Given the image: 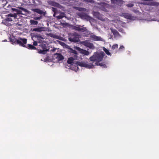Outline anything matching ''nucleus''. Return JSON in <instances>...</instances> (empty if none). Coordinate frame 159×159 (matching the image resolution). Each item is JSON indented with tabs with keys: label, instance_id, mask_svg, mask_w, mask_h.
Instances as JSON below:
<instances>
[{
	"label": "nucleus",
	"instance_id": "obj_1",
	"mask_svg": "<svg viewBox=\"0 0 159 159\" xmlns=\"http://www.w3.org/2000/svg\"><path fill=\"white\" fill-rule=\"evenodd\" d=\"M104 55L105 53L103 52H96L89 59L92 61H101L102 60Z\"/></svg>",
	"mask_w": 159,
	"mask_h": 159
},
{
	"label": "nucleus",
	"instance_id": "obj_2",
	"mask_svg": "<svg viewBox=\"0 0 159 159\" xmlns=\"http://www.w3.org/2000/svg\"><path fill=\"white\" fill-rule=\"evenodd\" d=\"M19 8L21 10V11L20 10L16 8H12L11 10L15 12L16 13L14 14H16V15H26V14L28 13L29 11L26 9L22 7H20Z\"/></svg>",
	"mask_w": 159,
	"mask_h": 159
},
{
	"label": "nucleus",
	"instance_id": "obj_3",
	"mask_svg": "<svg viewBox=\"0 0 159 159\" xmlns=\"http://www.w3.org/2000/svg\"><path fill=\"white\" fill-rule=\"evenodd\" d=\"M77 66H79L81 67H86L89 69L93 68L94 66L92 63H90L89 64L84 62L77 61L76 63Z\"/></svg>",
	"mask_w": 159,
	"mask_h": 159
},
{
	"label": "nucleus",
	"instance_id": "obj_4",
	"mask_svg": "<svg viewBox=\"0 0 159 159\" xmlns=\"http://www.w3.org/2000/svg\"><path fill=\"white\" fill-rule=\"evenodd\" d=\"M27 43V39H22L20 38H19L17 41L16 44H19L20 46L24 47H25V44Z\"/></svg>",
	"mask_w": 159,
	"mask_h": 159
},
{
	"label": "nucleus",
	"instance_id": "obj_5",
	"mask_svg": "<svg viewBox=\"0 0 159 159\" xmlns=\"http://www.w3.org/2000/svg\"><path fill=\"white\" fill-rule=\"evenodd\" d=\"M98 4L99 5L100 8L102 11L107 12L108 10L107 8L108 7V5L105 2H101L99 3Z\"/></svg>",
	"mask_w": 159,
	"mask_h": 159
},
{
	"label": "nucleus",
	"instance_id": "obj_6",
	"mask_svg": "<svg viewBox=\"0 0 159 159\" xmlns=\"http://www.w3.org/2000/svg\"><path fill=\"white\" fill-rule=\"evenodd\" d=\"M53 57L54 59H55V58L57 59V61L58 62L62 61L64 59L63 56L60 53H56L54 54Z\"/></svg>",
	"mask_w": 159,
	"mask_h": 159
},
{
	"label": "nucleus",
	"instance_id": "obj_7",
	"mask_svg": "<svg viewBox=\"0 0 159 159\" xmlns=\"http://www.w3.org/2000/svg\"><path fill=\"white\" fill-rule=\"evenodd\" d=\"M69 40L72 42H78L79 40V39L77 36L73 34L69 37Z\"/></svg>",
	"mask_w": 159,
	"mask_h": 159
},
{
	"label": "nucleus",
	"instance_id": "obj_8",
	"mask_svg": "<svg viewBox=\"0 0 159 159\" xmlns=\"http://www.w3.org/2000/svg\"><path fill=\"white\" fill-rule=\"evenodd\" d=\"M39 46L41 47L43 50H40L38 51V53L43 54H45L48 50L46 49V45L45 44H41Z\"/></svg>",
	"mask_w": 159,
	"mask_h": 159
},
{
	"label": "nucleus",
	"instance_id": "obj_9",
	"mask_svg": "<svg viewBox=\"0 0 159 159\" xmlns=\"http://www.w3.org/2000/svg\"><path fill=\"white\" fill-rule=\"evenodd\" d=\"M90 37L91 39L94 41H103V39L100 36H98L93 35V34H90Z\"/></svg>",
	"mask_w": 159,
	"mask_h": 159
},
{
	"label": "nucleus",
	"instance_id": "obj_10",
	"mask_svg": "<svg viewBox=\"0 0 159 159\" xmlns=\"http://www.w3.org/2000/svg\"><path fill=\"white\" fill-rule=\"evenodd\" d=\"M76 50L80 51V52L82 54H83L85 55L88 56L89 54V52L82 49L80 48V47H76Z\"/></svg>",
	"mask_w": 159,
	"mask_h": 159
},
{
	"label": "nucleus",
	"instance_id": "obj_11",
	"mask_svg": "<svg viewBox=\"0 0 159 159\" xmlns=\"http://www.w3.org/2000/svg\"><path fill=\"white\" fill-rule=\"evenodd\" d=\"M31 10L34 12H36L38 14L42 15L43 16H45L46 14L45 11V12H44L43 11L38 8L32 9Z\"/></svg>",
	"mask_w": 159,
	"mask_h": 159
},
{
	"label": "nucleus",
	"instance_id": "obj_12",
	"mask_svg": "<svg viewBox=\"0 0 159 159\" xmlns=\"http://www.w3.org/2000/svg\"><path fill=\"white\" fill-rule=\"evenodd\" d=\"M49 4L51 6L57 7H60L61 6V5L58 3L53 1H49Z\"/></svg>",
	"mask_w": 159,
	"mask_h": 159
},
{
	"label": "nucleus",
	"instance_id": "obj_13",
	"mask_svg": "<svg viewBox=\"0 0 159 159\" xmlns=\"http://www.w3.org/2000/svg\"><path fill=\"white\" fill-rule=\"evenodd\" d=\"M76 59V57H75V58H74L73 57H70L68 59L67 61V63L68 64L73 65L74 61Z\"/></svg>",
	"mask_w": 159,
	"mask_h": 159
},
{
	"label": "nucleus",
	"instance_id": "obj_14",
	"mask_svg": "<svg viewBox=\"0 0 159 159\" xmlns=\"http://www.w3.org/2000/svg\"><path fill=\"white\" fill-rule=\"evenodd\" d=\"M10 42L13 44H16L17 43V39H16L14 36H12L11 38H9Z\"/></svg>",
	"mask_w": 159,
	"mask_h": 159
},
{
	"label": "nucleus",
	"instance_id": "obj_15",
	"mask_svg": "<svg viewBox=\"0 0 159 159\" xmlns=\"http://www.w3.org/2000/svg\"><path fill=\"white\" fill-rule=\"evenodd\" d=\"M123 16L125 18L129 20H132L134 18L133 16L129 13H124L123 14Z\"/></svg>",
	"mask_w": 159,
	"mask_h": 159
},
{
	"label": "nucleus",
	"instance_id": "obj_16",
	"mask_svg": "<svg viewBox=\"0 0 159 159\" xmlns=\"http://www.w3.org/2000/svg\"><path fill=\"white\" fill-rule=\"evenodd\" d=\"M84 44L85 46H86L90 48H92L93 47V44L92 43H90L87 41H84Z\"/></svg>",
	"mask_w": 159,
	"mask_h": 159
},
{
	"label": "nucleus",
	"instance_id": "obj_17",
	"mask_svg": "<svg viewBox=\"0 0 159 159\" xmlns=\"http://www.w3.org/2000/svg\"><path fill=\"white\" fill-rule=\"evenodd\" d=\"M110 30L114 36H117L120 35L119 33L116 30L112 28H110Z\"/></svg>",
	"mask_w": 159,
	"mask_h": 159
},
{
	"label": "nucleus",
	"instance_id": "obj_18",
	"mask_svg": "<svg viewBox=\"0 0 159 159\" xmlns=\"http://www.w3.org/2000/svg\"><path fill=\"white\" fill-rule=\"evenodd\" d=\"M38 39V43L42 44L43 41L41 39H43V38L42 37L41 35H37L35 36Z\"/></svg>",
	"mask_w": 159,
	"mask_h": 159
},
{
	"label": "nucleus",
	"instance_id": "obj_19",
	"mask_svg": "<svg viewBox=\"0 0 159 159\" xmlns=\"http://www.w3.org/2000/svg\"><path fill=\"white\" fill-rule=\"evenodd\" d=\"M93 15L96 16V17L99 20H103L102 17H101V15L99 12H94Z\"/></svg>",
	"mask_w": 159,
	"mask_h": 159
},
{
	"label": "nucleus",
	"instance_id": "obj_20",
	"mask_svg": "<svg viewBox=\"0 0 159 159\" xmlns=\"http://www.w3.org/2000/svg\"><path fill=\"white\" fill-rule=\"evenodd\" d=\"M145 5H148L153 6H157L159 5V3L158 2H152L150 3H145L143 4Z\"/></svg>",
	"mask_w": 159,
	"mask_h": 159
},
{
	"label": "nucleus",
	"instance_id": "obj_21",
	"mask_svg": "<svg viewBox=\"0 0 159 159\" xmlns=\"http://www.w3.org/2000/svg\"><path fill=\"white\" fill-rule=\"evenodd\" d=\"M95 65L96 66H102L103 68H106L107 66L106 64L104 62L100 63V61L96 62L95 63Z\"/></svg>",
	"mask_w": 159,
	"mask_h": 159
},
{
	"label": "nucleus",
	"instance_id": "obj_22",
	"mask_svg": "<svg viewBox=\"0 0 159 159\" xmlns=\"http://www.w3.org/2000/svg\"><path fill=\"white\" fill-rule=\"evenodd\" d=\"M79 16L82 19H87L88 17L86 14L83 13L79 14Z\"/></svg>",
	"mask_w": 159,
	"mask_h": 159
},
{
	"label": "nucleus",
	"instance_id": "obj_23",
	"mask_svg": "<svg viewBox=\"0 0 159 159\" xmlns=\"http://www.w3.org/2000/svg\"><path fill=\"white\" fill-rule=\"evenodd\" d=\"M65 16V14L63 12H61L60 13V15L59 16H57L56 18L58 19H61Z\"/></svg>",
	"mask_w": 159,
	"mask_h": 159
},
{
	"label": "nucleus",
	"instance_id": "obj_24",
	"mask_svg": "<svg viewBox=\"0 0 159 159\" xmlns=\"http://www.w3.org/2000/svg\"><path fill=\"white\" fill-rule=\"evenodd\" d=\"M81 26L80 25H76V26H73L72 27V29L74 30L78 31H80V27Z\"/></svg>",
	"mask_w": 159,
	"mask_h": 159
},
{
	"label": "nucleus",
	"instance_id": "obj_25",
	"mask_svg": "<svg viewBox=\"0 0 159 159\" xmlns=\"http://www.w3.org/2000/svg\"><path fill=\"white\" fill-rule=\"evenodd\" d=\"M26 48H28L30 49H36V48L35 47L34 45L30 44H28L27 45V47H26Z\"/></svg>",
	"mask_w": 159,
	"mask_h": 159
},
{
	"label": "nucleus",
	"instance_id": "obj_26",
	"mask_svg": "<svg viewBox=\"0 0 159 159\" xmlns=\"http://www.w3.org/2000/svg\"><path fill=\"white\" fill-rule=\"evenodd\" d=\"M42 31V27H37L34 28L32 31H35L38 32H40Z\"/></svg>",
	"mask_w": 159,
	"mask_h": 159
},
{
	"label": "nucleus",
	"instance_id": "obj_27",
	"mask_svg": "<svg viewBox=\"0 0 159 159\" xmlns=\"http://www.w3.org/2000/svg\"><path fill=\"white\" fill-rule=\"evenodd\" d=\"M103 50L107 55H110V56L111 55V54L110 52H109V50L106 48L103 47Z\"/></svg>",
	"mask_w": 159,
	"mask_h": 159
},
{
	"label": "nucleus",
	"instance_id": "obj_28",
	"mask_svg": "<svg viewBox=\"0 0 159 159\" xmlns=\"http://www.w3.org/2000/svg\"><path fill=\"white\" fill-rule=\"evenodd\" d=\"M70 52L71 53H73L75 54V57H77L76 55L78 54L77 52L75 50L71 49H70Z\"/></svg>",
	"mask_w": 159,
	"mask_h": 159
},
{
	"label": "nucleus",
	"instance_id": "obj_29",
	"mask_svg": "<svg viewBox=\"0 0 159 159\" xmlns=\"http://www.w3.org/2000/svg\"><path fill=\"white\" fill-rule=\"evenodd\" d=\"M30 22L31 25H36L38 24V21L34 20H30Z\"/></svg>",
	"mask_w": 159,
	"mask_h": 159
},
{
	"label": "nucleus",
	"instance_id": "obj_30",
	"mask_svg": "<svg viewBox=\"0 0 159 159\" xmlns=\"http://www.w3.org/2000/svg\"><path fill=\"white\" fill-rule=\"evenodd\" d=\"M118 44H115L113 45L112 46V47L111 48V51H114L115 49H116L118 48Z\"/></svg>",
	"mask_w": 159,
	"mask_h": 159
},
{
	"label": "nucleus",
	"instance_id": "obj_31",
	"mask_svg": "<svg viewBox=\"0 0 159 159\" xmlns=\"http://www.w3.org/2000/svg\"><path fill=\"white\" fill-rule=\"evenodd\" d=\"M5 21L7 22L8 21H11L12 20V19H11V17H9L8 16H7L6 18L5 19Z\"/></svg>",
	"mask_w": 159,
	"mask_h": 159
},
{
	"label": "nucleus",
	"instance_id": "obj_32",
	"mask_svg": "<svg viewBox=\"0 0 159 159\" xmlns=\"http://www.w3.org/2000/svg\"><path fill=\"white\" fill-rule=\"evenodd\" d=\"M7 16L10 17H14V18H16L17 17L16 14H11L10 13L8 14Z\"/></svg>",
	"mask_w": 159,
	"mask_h": 159
},
{
	"label": "nucleus",
	"instance_id": "obj_33",
	"mask_svg": "<svg viewBox=\"0 0 159 159\" xmlns=\"http://www.w3.org/2000/svg\"><path fill=\"white\" fill-rule=\"evenodd\" d=\"M80 31L82 32H84L87 31V29L86 27H85L82 28H80Z\"/></svg>",
	"mask_w": 159,
	"mask_h": 159
},
{
	"label": "nucleus",
	"instance_id": "obj_34",
	"mask_svg": "<svg viewBox=\"0 0 159 159\" xmlns=\"http://www.w3.org/2000/svg\"><path fill=\"white\" fill-rule=\"evenodd\" d=\"M116 4L119 5L120 4H121L122 3V0H116Z\"/></svg>",
	"mask_w": 159,
	"mask_h": 159
},
{
	"label": "nucleus",
	"instance_id": "obj_35",
	"mask_svg": "<svg viewBox=\"0 0 159 159\" xmlns=\"http://www.w3.org/2000/svg\"><path fill=\"white\" fill-rule=\"evenodd\" d=\"M84 1L90 3H94V2L93 0H83Z\"/></svg>",
	"mask_w": 159,
	"mask_h": 159
},
{
	"label": "nucleus",
	"instance_id": "obj_36",
	"mask_svg": "<svg viewBox=\"0 0 159 159\" xmlns=\"http://www.w3.org/2000/svg\"><path fill=\"white\" fill-rule=\"evenodd\" d=\"M126 6L129 7H132L134 6V4L132 3H129L127 4Z\"/></svg>",
	"mask_w": 159,
	"mask_h": 159
},
{
	"label": "nucleus",
	"instance_id": "obj_37",
	"mask_svg": "<svg viewBox=\"0 0 159 159\" xmlns=\"http://www.w3.org/2000/svg\"><path fill=\"white\" fill-rule=\"evenodd\" d=\"M38 41H34V42H33V45L34 46H37V45H38Z\"/></svg>",
	"mask_w": 159,
	"mask_h": 159
},
{
	"label": "nucleus",
	"instance_id": "obj_38",
	"mask_svg": "<svg viewBox=\"0 0 159 159\" xmlns=\"http://www.w3.org/2000/svg\"><path fill=\"white\" fill-rule=\"evenodd\" d=\"M5 25L8 26L11 25V24L10 23H9L7 21H6V22H5Z\"/></svg>",
	"mask_w": 159,
	"mask_h": 159
},
{
	"label": "nucleus",
	"instance_id": "obj_39",
	"mask_svg": "<svg viewBox=\"0 0 159 159\" xmlns=\"http://www.w3.org/2000/svg\"><path fill=\"white\" fill-rule=\"evenodd\" d=\"M111 3L112 4H115L116 2V0H111Z\"/></svg>",
	"mask_w": 159,
	"mask_h": 159
},
{
	"label": "nucleus",
	"instance_id": "obj_40",
	"mask_svg": "<svg viewBox=\"0 0 159 159\" xmlns=\"http://www.w3.org/2000/svg\"><path fill=\"white\" fill-rule=\"evenodd\" d=\"M124 46L123 45H121V46H120V48H119V50L122 49H124Z\"/></svg>",
	"mask_w": 159,
	"mask_h": 159
},
{
	"label": "nucleus",
	"instance_id": "obj_41",
	"mask_svg": "<svg viewBox=\"0 0 159 159\" xmlns=\"http://www.w3.org/2000/svg\"><path fill=\"white\" fill-rule=\"evenodd\" d=\"M52 37L55 39H58V36L56 35H54Z\"/></svg>",
	"mask_w": 159,
	"mask_h": 159
},
{
	"label": "nucleus",
	"instance_id": "obj_42",
	"mask_svg": "<svg viewBox=\"0 0 159 159\" xmlns=\"http://www.w3.org/2000/svg\"><path fill=\"white\" fill-rule=\"evenodd\" d=\"M34 19L36 20H39V17H34Z\"/></svg>",
	"mask_w": 159,
	"mask_h": 159
},
{
	"label": "nucleus",
	"instance_id": "obj_43",
	"mask_svg": "<svg viewBox=\"0 0 159 159\" xmlns=\"http://www.w3.org/2000/svg\"><path fill=\"white\" fill-rule=\"evenodd\" d=\"M39 20H40L41 19H42V18H43V16H39Z\"/></svg>",
	"mask_w": 159,
	"mask_h": 159
},
{
	"label": "nucleus",
	"instance_id": "obj_44",
	"mask_svg": "<svg viewBox=\"0 0 159 159\" xmlns=\"http://www.w3.org/2000/svg\"><path fill=\"white\" fill-rule=\"evenodd\" d=\"M16 25H18V26H21V24H19V23H16Z\"/></svg>",
	"mask_w": 159,
	"mask_h": 159
},
{
	"label": "nucleus",
	"instance_id": "obj_45",
	"mask_svg": "<svg viewBox=\"0 0 159 159\" xmlns=\"http://www.w3.org/2000/svg\"><path fill=\"white\" fill-rule=\"evenodd\" d=\"M7 40H4V41H5V42H7Z\"/></svg>",
	"mask_w": 159,
	"mask_h": 159
},
{
	"label": "nucleus",
	"instance_id": "obj_46",
	"mask_svg": "<svg viewBox=\"0 0 159 159\" xmlns=\"http://www.w3.org/2000/svg\"><path fill=\"white\" fill-rule=\"evenodd\" d=\"M62 43H63V44H64V43L63 42H62Z\"/></svg>",
	"mask_w": 159,
	"mask_h": 159
},
{
	"label": "nucleus",
	"instance_id": "obj_47",
	"mask_svg": "<svg viewBox=\"0 0 159 159\" xmlns=\"http://www.w3.org/2000/svg\"><path fill=\"white\" fill-rule=\"evenodd\" d=\"M52 9H55V8H52Z\"/></svg>",
	"mask_w": 159,
	"mask_h": 159
}]
</instances>
